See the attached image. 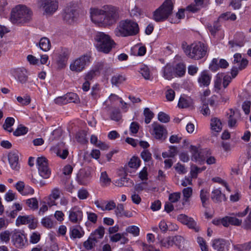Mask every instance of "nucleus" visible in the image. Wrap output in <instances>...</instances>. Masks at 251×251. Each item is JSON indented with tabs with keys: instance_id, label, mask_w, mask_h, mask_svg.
<instances>
[{
	"instance_id": "nucleus-61",
	"label": "nucleus",
	"mask_w": 251,
	"mask_h": 251,
	"mask_svg": "<svg viewBox=\"0 0 251 251\" xmlns=\"http://www.w3.org/2000/svg\"><path fill=\"white\" fill-rule=\"evenodd\" d=\"M144 115L145 117V123L146 124L150 123L153 117V113L150 110L149 108H146L144 110Z\"/></svg>"
},
{
	"instance_id": "nucleus-18",
	"label": "nucleus",
	"mask_w": 251,
	"mask_h": 251,
	"mask_svg": "<svg viewBox=\"0 0 251 251\" xmlns=\"http://www.w3.org/2000/svg\"><path fill=\"white\" fill-rule=\"evenodd\" d=\"M160 73L164 79L170 80L175 77V67L168 64L162 68Z\"/></svg>"
},
{
	"instance_id": "nucleus-54",
	"label": "nucleus",
	"mask_w": 251,
	"mask_h": 251,
	"mask_svg": "<svg viewBox=\"0 0 251 251\" xmlns=\"http://www.w3.org/2000/svg\"><path fill=\"white\" fill-rule=\"evenodd\" d=\"M125 77L122 75H115L111 78V83L113 85L118 86L125 80Z\"/></svg>"
},
{
	"instance_id": "nucleus-42",
	"label": "nucleus",
	"mask_w": 251,
	"mask_h": 251,
	"mask_svg": "<svg viewBox=\"0 0 251 251\" xmlns=\"http://www.w3.org/2000/svg\"><path fill=\"white\" fill-rule=\"evenodd\" d=\"M97 242L98 241L94 237L90 235L88 239L83 243V247L86 250H91L95 246Z\"/></svg>"
},
{
	"instance_id": "nucleus-33",
	"label": "nucleus",
	"mask_w": 251,
	"mask_h": 251,
	"mask_svg": "<svg viewBox=\"0 0 251 251\" xmlns=\"http://www.w3.org/2000/svg\"><path fill=\"white\" fill-rule=\"evenodd\" d=\"M70 220H82L83 213L77 207H74L69 211Z\"/></svg>"
},
{
	"instance_id": "nucleus-5",
	"label": "nucleus",
	"mask_w": 251,
	"mask_h": 251,
	"mask_svg": "<svg viewBox=\"0 0 251 251\" xmlns=\"http://www.w3.org/2000/svg\"><path fill=\"white\" fill-rule=\"evenodd\" d=\"M114 45V41L109 35L103 32L96 33L94 36V46L99 51L108 53Z\"/></svg>"
},
{
	"instance_id": "nucleus-48",
	"label": "nucleus",
	"mask_w": 251,
	"mask_h": 251,
	"mask_svg": "<svg viewBox=\"0 0 251 251\" xmlns=\"http://www.w3.org/2000/svg\"><path fill=\"white\" fill-rule=\"evenodd\" d=\"M14 122L15 120L14 118L11 117L7 118L3 126L4 129L9 132H11L12 130L11 127L13 125Z\"/></svg>"
},
{
	"instance_id": "nucleus-58",
	"label": "nucleus",
	"mask_w": 251,
	"mask_h": 251,
	"mask_svg": "<svg viewBox=\"0 0 251 251\" xmlns=\"http://www.w3.org/2000/svg\"><path fill=\"white\" fill-rule=\"evenodd\" d=\"M197 241L201 251H208V246L203 238L200 236L198 237Z\"/></svg>"
},
{
	"instance_id": "nucleus-3",
	"label": "nucleus",
	"mask_w": 251,
	"mask_h": 251,
	"mask_svg": "<svg viewBox=\"0 0 251 251\" xmlns=\"http://www.w3.org/2000/svg\"><path fill=\"white\" fill-rule=\"evenodd\" d=\"M33 13L31 10L24 5H18L12 10L11 22L15 24L24 25L31 20Z\"/></svg>"
},
{
	"instance_id": "nucleus-4",
	"label": "nucleus",
	"mask_w": 251,
	"mask_h": 251,
	"mask_svg": "<svg viewBox=\"0 0 251 251\" xmlns=\"http://www.w3.org/2000/svg\"><path fill=\"white\" fill-rule=\"evenodd\" d=\"M182 48L188 57L195 60L201 59L207 54V46L200 42L194 43L190 45L183 43L182 44Z\"/></svg>"
},
{
	"instance_id": "nucleus-44",
	"label": "nucleus",
	"mask_w": 251,
	"mask_h": 251,
	"mask_svg": "<svg viewBox=\"0 0 251 251\" xmlns=\"http://www.w3.org/2000/svg\"><path fill=\"white\" fill-rule=\"evenodd\" d=\"M140 74L146 79H149L151 77L150 71L149 67L144 64H142L140 66Z\"/></svg>"
},
{
	"instance_id": "nucleus-59",
	"label": "nucleus",
	"mask_w": 251,
	"mask_h": 251,
	"mask_svg": "<svg viewBox=\"0 0 251 251\" xmlns=\"http://www.w3.org/2000/svg\"><path fill=\"white\" fill-rule=\"evenodd\" d=\"M66 98L67 103L69 102H75L78 99V96L76 94L74 93H69L65 95Z\"/></svg>"
},
{
	"instance_id": "nucleus-11",
	"label": "nucleus",
	"mask_w": 251,
	"mask_h": 251,
	"mask_svg": "<svg viewBox=\"0 0 251 251\" xmlns=\"http://www.w3.org/2000/svg\"><path fill=\"white\" fill-rule=\"evenodd\" d=\"M231 80V76L229 75L224 76L223 74L218 73L215 76L214 80V87L218 91L223 87L226 88Z\"/></svg>"
},
{
	"instance_id": "nucleus-24",
	"label": "nucleus",
	"mask_w": 251,
	"mask_h": 251,
	"mask_svg": "<svg viewBox=\"0 0 251 251\" xmlns=\"http://www.w3.org/2000/svg\"><path fill=\"white\" fill-rule=\"evenodd\" d=\"M69 58V52L67 50H62L58 55L57 60L58 68L62 69L65 67L67 64Z\"/></svg>"
},
{
	"instance_id": "nucleus-25",
	"label": "nucleus",
	"mask_w": 251,
	"mask_h": 251,
	"mask_svg": "<svg viewBox=\"0 0 251 251\" xmlns=\"http://www.w3.org/2000/svg\"><path fill=\"white\" fill-rule=\"evenodd\" d=\"M35 45L45 52L49 51L51 48L50 41L49 38L46 37L41 38L39 41L35 44Z\"/></svg>"
},
{
	"instance_id": "nucleus-16",
	"label": "nucleus",
	"mask_w": 251,
	"mask_h": 251,
	"mask_svg": "<svg viewBox=\"0 0 251 251\" xmlns=\"http://www.w3.org/2000/svg\"><path fill=\"white\" fill-rule=\"evenodd\" d=\"M182 193L183 198L181 200V204L178 207L179 209H182L185 205L189 204L190 200L193 194V189L192 187H187L182 190Z\"/></svg>"
},
{
	"instance_id": "nucleus-2",
	"label": "nucleus",
	"mask_w": 251,
	"mask_h": 251,
	"mask_svg": "<svg viewBox=\"0 0 251 251\" xmlns=\"http://www.w3.org/2000/svg\"><path fill=\"white\" fill-rule=\"evenodd\" d=\"M139 32V27L137 23L128 19L119 22L114 30V34L118 37L135 36Z\"/></svg>"
},
{
	"instance_id": "nucleus-35",
	"label": "nucleus",
	"mask_w": 251,
	"mask_h": 251,
	"mask_svg": "<svg viewBox=\"0 0 251 251\" xmlns=\"http://www.w3.org/2000/svg\"><path fill=\"white\" fill-rule=\"evenodd\" d=\"M131 54L135 56H143L146 52L145 47L136 45L131 49Z\"/></svg>"
},
{
	"instance_id": "nucleus-21",
	"label": "nucleus",
	"mask_w": 251,
	"mask_h": 251,
	"mask_svg": "<svg viewBox=\"0 0 251 251\" xmlns=\"http://www.w3.org/2000/svg\"><path fill=\"white\" fill-rule=\"evenodd\" d=\"M12 75L15 78L22 84L25 83L27 80L26 72L24 69H17L13 71Z\"/></svg>"
},
{
	"instance_id": "nucleus-6",
	"label": "nucleus",
	"mask_w": 251,
	"mask_h": 251,
	"mask_svg": "<svg viewBox=\"0 0 251 251\" xmlns=\"http://www.w3.org/2000/svg\"><path fill=\"white\" fill-rule=\"evenodd\" d=\"M173 3L172 0H166L153 13L152 19L157 22L166 20L172 14Z\"/></svg>"
},
{
	"instance_id": "nucleus-62",
	"label": "nucleus",
	"mask_w": 251,
	"mask_h": 251,
	"mask_svg": "<svg viewBox=\"0 0 251 251\" xmlns=\"http://www.w3.org/2000/svg\"><path fill=\"white\" fill-rule=\"evenodd\" d=\"M49 207H50V206L43 199V201L41 202V206L38 212L39 214L43 215L49 210Z\"/></svg>"
},
{
	"instance_id": "nucleus-47",
	"label": "nucleus",
	"mask_w": 251,
	"mask_h": 251,
	"mask_svg": "<svg viewBox=\"0 0 251 251\" xmlns=\"http://www.w3.org/2000/svg\"><path fill=\"white\" fill-rule=\"evenodd\" d=\"M236 19V16L234 13H231L230 12H226L221 14L218 20L222 21H226L228 20H230L232 21H234Z\"/></svg>"
},
{
	"instance_id": "nucleus-38",
	"label": "nucleus",
	"mask_w": 251,
	"mask_h": 251,
	"mask_svg": "<svg viewBox=\"0 0 251 251\" xmlns=\"http://www.w3.org/2000/svg\"><path fill=\"white\" fill-rule=\"evenodd\" d=\"M114 184L118 187L129 186L132 184V181L126 177H121L114 181Z\"/></svg>"
},
{
	"instance_id": "nucleus-31",
	"label": "nucleus",
	"mask_w": 251,
	"mask_h": 251,
	"mask_svg": "<svg viewBox=\"0 0 251 251\" xmlns=\"http://www.w3.org/2000/svg\"><path fill=\"white\" fill-rule=\"evenodd\" d=\"M193 101L190 97L185 95H182L179 98L178 106L179 108H185L191 105Z\"/></svg>"
},
{
	"instance_id": "nucleus-30",
	"label": "nucleus",
	"mask_w": 251,
	"mask_h": 251,
	"mask_svg": "<svg viewBox=\"0 0 251 251\" xmlns=\"http://www.w3.org/2000/svg\"><path fill=\"white\" fill-rule=\"evenodd\" d=\"M211 199L215 202H219L226 200L225 195L222 193L221 190L219 188H214L213 190Z\"/></svg>"
},
{
	"instance_id": "nucleus-60",
	"label": "nucleus",
	"mask_w": 251,
	"mask_h": 251,
	"mask_svg": "<svg viewBox=\"0 0 251 251\" xmlns=\"http://www.w3.org/2000/svg\"><path fill=\"white\" fill-rule=\"evenodd\" d=\"M4 200L7 202H11L16 199V193L9 190L4 195Z\"/></svg>"
},
{
	"instance_id": "nucleus-29",
	"label": "nucleus",
	"mask_w": 251,
	"mask_h": 251,
	"mask_svg": "<svg viewBox=\"0 0 251 251\" xmlns=\"http://www.w3.org/2000/svg\"><path fill=\"white\" fill-rule=\"evenodd\" d=\"M84 235V231L80 226H72L70 229V236L72 239L80 238Z\"/></svg>"
},
{
	"instance_id": "nucleus-14",
	"label": "nucleus",
	"mask_w": 251,
	"mask_h": 251,
	"mask_svg": "<svg viewBox=\"0 0 251 251\" xmlns=\"http://www.w3.org/2000/svg\"><path fill=\"white\" fill-rule=\"evenodd\" d=\"M212 75L207 70L201 71L199 75L198 82L201 87H207L210 84Z\"/></svg>"
},
{
	"instance_id": "nucleus-56",
	"label": "nucleus",
	"mask_w": 251,
	"mask_h": 251,
	"mask_svg": "<svg viewBox=\"0 0 251 251\" xmlns=\"http://www.w3.org/2000/svg\"><path fill=\"white\" fill-rule=\"evenodd\" d=\"M100 89L98 85L93 86L92 88L91 95L93 100H96L100 97Z\"/></svg>"
},
{
	"instance_id": "nucleus-15",
	"label": "nucleus",
	"mask_w": 251,
	"mask_h": 251,
	"mask_svg": "<svg viewBox=\"0 0 251 251\" xmlns=\"http://www.w3.org/2000/svg\"><path fill=\"white\" fill-rule=\"evenodd\" d=\"M229 243L223 239H215L212 241V246L217 251H227Z\"/></svg>"
},
{
	"instance_id": "nucleus-34",
	"label": "nucleus",
	"mask_w": 251,
	"mask_h": 251,
	"mask_svg": "<svg viewBox=\"0 0 251 251\" xmlns=\"http://www.w3.org/2000/svg\"><path fill=\"white\" fill-rule=\"evenodd\" d=\"M211 129L213 132H219L222 129V123L221 120L217 118H213L211 120Z\"/></svg>"
},
{
	"instance_id": "nucleus-26",
	"label": "nucleus",
	"mask_w": 251,
	"mask_h": 251,
	"mask_svg": "<svg viewBox=\"0 0 251 251\" xmlns=\"http://www.w3.org/2000/svg\"><path fill=\"white\" fill-rule=\"evenodd\" d=\"M77 15L78 13L75 10L71 8H67L65 9L64 18L67 23L72 24L75 21Z\"/></svg>"
},
{
	"instance_id": "nucleus-8",
	"label": "nucleus",
	"mask_w": 251,
	"mask_h": 251,
	"mask_svg": "<svg viewBox=\"0 0 251 251\" xmlns=\"http://www.w3.org/2000/svg\"><path fill=\"white\" fill-rule=\"evenodd\" d=\"M37 5L42 9L47 14H52L58 8V4L57 0H40Z\"/></svg>"
},
{
	"instance_id": "nucleus-36",
	"label": "nucleus",
	"mask_w": 251,
	"mask_h": 251,
	"mask_svg": "<svg viewBox=\"0 0 251 251\" xmlns=\"http://www.w3.org/2000/svg\"><path fill=\"white\" fill-rule=\"evenodd\" d=\"M161 247L169 249L174 245V236H168L160 240Z\"/></svg>"
},
{
	"instance_id": "nucleus-28",
	"label": "nucleus",
	"mask_w": 251,
	"mask_h": 251,
	"mask_svg": "<svg viewBox=\"0 0 251 251\" xmlns=\"http://www.w3.org/2000/svg\"><path fill=\"white\" fill-rule=\"evenodd\" d=\"M109 68V65L103 61L96 62L92 67L98 74L101 72H105Z\"/></svg>"
},
{
	"instance_id": "nucleus-46",
	"label": "nucleus",
	"mask_w": 251,
	"mask_h": 251,
	"mask_svg": "<svg viewBox=\"0 0 251 251\" xmlns=\"http://www.w3.org/2000/svg\"><path fill=\"white\" fill-rule=\"evenodd\" d=\"M181 223L189 228L193 229L196 232H198L200 230L199 226L197 225L195 221H181Z\"/></svg>"
},
{
	"instance_id": "nucleus-49",
	"label": "nucleus",
	"mask_w": 251,
	"mask_h": 251,
	"mask_svg": "<svg viewBox=\"0 0 251 251\" xmlns=\"http://www.w3.org/2000/svg\"><path fill=\"white\" fill-rule=\"evenodd\" d=\"M129 14L131 17L139 18L143 15V11L140 8L135 5L129 11Z\"/></svg>"
},
{
	"instance_id": "nucleus-27",
	"label": "nucleus",
	"mask_w": 251,
	"mask_h": 251,
	"mask_svg": "<svg viewBox=\"0 0 251 251\" xmlns=\"http://www.w3.org/2000/svg\"><path fill=\"white\" fill-rule=\"evenodd\" d=\"M174 245L177 246L180 250H185L188 247V242L184 238L179 235L174 236Z\"/></svg>"
},
{
	"instance_id": "nucleus-17",
	"label": "nucleus",
	"mask_w": 251,
	"mask_h": 251,
	"mask_svg": "<svg viewBox=\"0 0 251 251\" xmlns=\"http://www.w3.org/2000/svg\"><path fill=\"white\" fill-rule=\"evenodd\" d=\"M232 62L233 66L238 67L239 70L245 69L248 64V61L242 57L241 54L239 53L234 54Z\"/></svg>"
},
{
	"instance_id": "nucleus-1",
	"label": "nucleus",
	"mask_w": 251,
	"mask_h": 251,
	"mask_svg": "<svg viewBox=\"0 0 251 251\" xmlns=\"http://www.w3.org/2000/svg\"><path fill=\"white\" fill-rule=\"evenodd\" d=\"M91 21L99 25H111L119 18V9L111 5H104L101 7H91L89 10Z\"/></svg>"
},
{
	"instance_id": "nucleus-13",
	"label": "nucleus",
	"mask_w": 251,
	"mask_h": 251,
	"mask_svg": "<svg viewBox=\"0 0 251 251\" xmlns=\"http://www.w3.org/2000/svg\"><path fill=\"white\" fill-rule=\"evenodd\" d=\"M12 242L17 248H22L26 243L25 235L19 230H15L11 232Z\"/></svg>"
},
{
	"instance_id": "nucleus-43",
	"label": "nucleus",
	"mask_w": 251,
	"mask_h": 251,
	"mask_svg": "<svg viewBox=\"0 0 251 251\" xmlns=\"http://www.w3.org/2000/svg\"><path fill=\"white\" fill-rule=\"evenodd\" d=\"M185 66L183 63L177 64L175 68V77L183 76L185 73Z\"/></svg>"
},
{
	"instance_id": "nucleus-19",
	"label": "nucleus",
	"mask_w": 251,
	"mask_h": 251,
	"mask_svg": "<svg viewBox=\"0 0 251 251\" xmlns=\"http://www.w3.org/2000/svg\"><path fill=\"white\" fill-rule=\"evenodd\" d=\"M189 151L191 153V159L197 162L201 163L204 160L202 156V152L196 146L191 145L189 147Z\"/></svg>"
},
{
	"instance_id": "nucleus-20",
	"label": "nucleus",
	"mask_w": 251,
	"mask_h": 251,
	"mask_svg": "<svg viewBox=\"0 0 251 251\" xmlns=\"http://www.w3.org/2000/svg\"><path fill=\"white\" fill-rule=\"evenodd\" d=\"M90 178V172L85 169H81L77 175L76 180L80 184L86 185L89 182Z\"/></svg>"
},
{
	"instance_id": "nucleus-64",
	"label": "nucleus",
	"mask_w": 251,
	"mask_h": 251,
	"mask_svg": "<svg viewBox=\"0 0 251 251\" xmlns=\"http://www.w3.org/2000/svg\"><path fill=\"white\" fill-rule=\"evenodd\" d=\"M17 101L23 105H28L30 102V98L29 96H26L23 98L20 96L17 97Z\"/></svg>"
},
{
	"instance_id": "nucleus-63",
	"label": "nucleus",
	"mask_w": 251,
	"mask_h": 251,
	"mask_svg": "<svg viewBox=\"0 0 251 251\" xmlns=\"http://www.w3.org/2000/svg\"><path fill=\"white\" fill-rule=\"evenodd\" d=\"M209 69L213 72L217 71L219 68V59L213 58L209 64Z\"/></svg>"
},
{
	"instance_id": "nucleus-40",
	"label": "nucleus",
	"mask_w": 251,
	"mask_h": 251,
	"mask_svg": "<svg viewBox=\"0 0 251 251\" xmlns=\"http://www.w3.org/2000/svg\"><path fill=\"white\" fill-rule=\"evenodd\" d=\"M181 197V193L180 192H174L171 193L169 196V201L170 202L173 204L179 203L178 205H176L177 209L180 204H181V201H179Z\"/></svg>"
},
{
	"instance_id": "nucleus-22",
	"label": "nucleus",
	"mask_w": 251,
	"mask_h": 251,
	"mask_svg": "<svg viewBox=\"0 0 251 251\" xmlns=\"http://www.w3.org/2000/svg\"><path fill=\"white\" fill-rule=\"evenodd\" d=\"M63 145H56L51 147L50 150L52 154H54L62 159H65L68 155V151L67 149H62Z\"/></svg>"
},
{
	"instance_id": "nucleus-23",
	"label": "nucleus",
	"mask_w": 251,
	"mask_h": 251,
	"mask_svg": "<svg viewBox=\"0 0 251 251\" xmlns=\"http://www.w3.org/2000/svg\"><path fill=\"white\" fill-rule=\"evenodd\" d=\"M8 161L12 169L18 170L19 169L18 164L19 153L17 151H12L9 153Z\"/></svg>"
},
{
	"instance_id": "nucleus-32",
	"label": "nucleus",
	"mask_w": 251,
	"mask_h": 251,
	"mask_svg": "<svg viewBox=\"0 0 251 251\" xmlns=\"http://www.w3.org/2000/svg\"><path fill=\"white\" fill-rule=\"evenodd\" d=\"M249 209L250 208L248 206L243 211L230 213L222 220H238V218H243L248 213Z\"/></svg>"
},
{
	"instance_id": "nucleus-9",
	"label": "nucleus",
	"mask_w": 251,
	"mask_h": 251,
	"mask_svg": "<svg viewBox=\"0 0 251 251\" xmlns=\"http://www.w3.org/2000/svg\"><path fill=\"white\" fill-rule=\"evenodd\" d=\"M39 175L43 178H48L51 174L47 159L44 157H39L36 160Z\"/></svg>"
},
{
	"instance_id": "nucleus-7",
	"label": "nucleus",
	"mask_w": 251,
	"mask_h": 251,
	"mask_svg": "<svg viewBox=\"0 0 251 251\" xmlns=\"http://www.w3.org/2000/svg\"><path fill=\"white\" fill-rule=\"evenodd\" d=\"M92 61L91 54L86 53L73 60L70 63V69L74 72L80 73L89 66Z\"/></svg>"
},
{
	"instance_id": "nucleus-50",
	"label": "nucleus",
	"mask_w": 251,
	"mask_h": 251,
	"mask_svg": "<svg viewBox=\"0 0 251 251\" xmlns=\"http://www.w3.org/2000/svg\"><path fill=\"white\" fill-rule=\"evenodd\" d=\"M201 200L203 206H206L207 201L209 199V193L206 189H202L200 193Z\"/></svg>"
},
{
	"instance_id": "nucleus-39",
	"label": "nucleus",
	"mask_w": 251,
	"mask_h": 251,
	"mask_svg": "<svg viewBox=\"0 0 251 251\" xmlns=\"http://www.w3.org/2000/svg\"><path fill=\"white\" fill-rule=\"evenodd\" d=\"M209 0H195L196 5H190L187 8L189 11L195 12L199 10L204 4H206Z\"/></svg>"
},
{
	"instance_id": "nucleus-51",
	"label": "nucleus",
	"mask_w": 251,
	"mask_h": 251,
	"mask_svg": "<svg viewBox=\"0 0 251 251\" xmlns=\"http://www.w3.org/2000/svg\"><path fill=\"white\" fill-rule=\"evenodd\" d=\"M205 169V167L201 168L198 167L196 165H192L191 167L190 175L192 178H196L198 174L201 173Z\"/></svg>"
},
{
	"instance_id": "nucleus-10",
	"label": "nucleus",
	"mask_w": 251,
	"mask_h": 251,
	"mask_svg": "<svg viewBox=\"0 0 251 251\" xmlns=\"http://www.w3.org/2000/svg\"><path fill=\"white\" fill-rule=\"evenodd\" d=\"M151 134L156 139L162 140L166 138L167 130L163 125L153 123L150 129Z\"/></svg>"
},
{
	"instance_id": "nucleus-57",
	"label": "nucleus",
	"mask_w": 251,
	"mask_h": 251,
	"mask_svg": "<svg viewBox=\"0 0 251 251\" xmlns=\"http://www.w3.org/2000/svg\"><path fill=\"white\" fill-rule=\"evenodd\" d=\"M184 17V11L182 9L179 10L176 14L175 18L170 19V22L172 23H178L181 19Z\"/></svg>"
},
{
	"instance_id": "nucleus-55",
	"label": "nucleus",
	"mask_w": 251,
	"mask_h": 251,
	"mask_svg": "<svg viewBox=\"0 0 251 251\" xmlns=\"http://www.w3.org/2000/svg\"><path fill=\"white\" fill-rule=\"evenodd\" d=\"M126 232L132 234L134 236L136 237L139 235L140 229L135 226H130L126 227Z\"/></svg>"
},
{
	"instance_id": "nucleus-45",
	"label": "nucleus",
	"mask_w": 251,
	"mask_h": 251,
	"mask_svg": "<svg viewBox=\"0 0 251 251\" xmlns=\"http://www.w3.org/2000/svg\"><path fill=\"white\" fill-rule=\"evenodd\" d=\"M25 203L29 208L33 210H36L38 207V201L36 198L27 199Z\"/></svg>"
},
{
	"instance_id": "nucleus-53",
	"label": "nucleus",
	"mask_w": 251,
	"mask_h": 251,
	"mask_svg": "<svg viewBox=\"0 0 251 251\" xmlns=\"http://www.w3.org/2000/svg\"><path fill=\"white\" fill-rule=\"evenodd\" d=\"M229 48L231 49L232 51L235 50L237 48H240L244 46V43L243 41L237 42L236 40L229 41L228 42Z\"/></svg>"
},
{
	"instance_id": "nucleus-12",
	"label": "nucleus",
	"mask_w": 251,
	"mask_h": 251,
	"mask_svg": "<svg viewBox=\"0 0 251 251\" xmlns=\"http://www.w3.org/2000/svg\"><path fill=\"white\" fill-rule=\"evenodd\" d=\"M61 195V191L58 188L55 187L51 190L50 194L45 197L44 199L50 207L56 206L57 205L56 201L60 198Z\"/></svg>"
},
{
	"instance_id": "nucleus-41",
	"label": "nucleus",
	"mask_w": 251,
	"mask_h": 251,
	"mask_svg": "<svg viewBox=\"0 0 251 251\" xmlns=\"http://www.w3.org/2000/svg\"><path fill=\"white\" fill-rule=\"evenodd\" d=\"M104 234V228L102 226H100L92 232L90 235L98 241L99 239H101L103 237Z\"/></svg>"
},
{
	"instance_id": "nucleus-37",
	"label": "nucleus",
	"mask_w": 251,
	"mask_h": 251,
	"mask_svg": "<svg viewBox=\"0 0 251 251\" xmlns=\"http://www.w3.org/2000/svg\"><path fill=\"white\" fill-rule=\"evenodd\" d=\"M111 182V179L109 177L106 171L101 172L100 177V183L101 186L107 187L109 186Z\"/></svg>"
},
{
	"instance_id": "nucleus-52",
	"label": "nucleus",
	"mask_w": 251,
	"mask_h": 251,
	"mask_svg": "<svg viewBox=\"0 0 251 251\" xmlns=\"http://www.w3.org/2000/svg\"><path fill=\"white\" fill-rule=\"evenodd\" d=\"M141 161L136 156H133L128 162V166L130 168L137 169L140 165Z\"/></svg>"
}]
</instances>
